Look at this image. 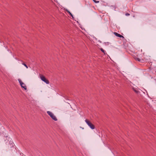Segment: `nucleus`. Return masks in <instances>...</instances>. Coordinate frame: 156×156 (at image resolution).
I'll list each match as a JSON object with an SVG mask.
<instances>
[{"label":"nucleus","instance_id":"nucleus-15","mask_svg":"<svg viewBox=\"0 0 156 156\" xmlns=\"http://www.w3.org/2000/svg\"><path fill=\"white\" fill-rule=\"evenodd\" d=\"M70 16H71L73 17V16L72 14H71V15H70Z\"/></svg>","mask_w":156,"mask_h":156},{"label":"nucleus","instance_id":"nucleus-10","mask_svg":"<svg viewBox=\"0 0 156 156\" xmlns=\"http://www.w3.org/2000/svg\"><path fill=\"white\" fill-rule=\"evenodd\" d=\"M93 1L95 3H98L99 2V1H97L95 0H93Z\"/></svg>","mask_w":156,"mask_h":156},{"label":"nucleus","instance_id":"nucleus-2","mask_svg":"<svg viewBox=\"0 0 156 156\" xmlns=\"http://www.w3.org/2000/svg\"><path fill=\"white\" fill-rule=\"evenodd\" d=\"M86 123L92 129H94L95 128L94 126L87 119H86L85 121Z\"/></svg>","mask_w":156,"mask_h":156},{"label":"nucleus","instance_id":"nucleus-7","mask_svg":"<svg viewBox=\"0 0 156 156\" xmlns=\"http://www.w3.org/2000/svg\"><path fill=\"white\" fill-rule=\"evenodd\" d=\"M18 81L20 84H23V82L21 81V80L20 79H19Z\"/></svg>","mask_w":156,"mask_h":156},{"label":"nucleus","instance_id":"nucleus-14","mask_svg":"<svg viewBox=\"0 0 156 156\" xmlns=\"http://www.w3.org/2000/svg\"><path fill=\"white\" fill-rule=\"evenodd\" d=\"M70 16H71L73 17V16L72 14H71V15H70Z\"/></svg>","mask_w":156,"mask_h":156},{"label":"nucleus","instance_id":"nucleus-16","mask_svg":"<svg viewBox=\"0 0 156 156\" xmlns=\"http://www.w3.org/2000/svg\"><path fill=\"white\" fill-rule=\"evenodd\" d=\"M13 144V142H12L11 143V144ZM12 146H13V144H12Z\"/></svg>","mask_w":156,"mask_h":156},{"label":"nucleus","instance_id":"nucleus-1","mask_svg":"<svg viewBox=\"0 0 156 156\" xmlns=\"http://www.w3.org/2000/svg\"><path fill=\"white\" fill-rule=\"evenodd\" d=\"M47 113L53 120L55 121H57V119L55 116L52 113V112L50 111H47Z\"/></svg>","mask_w":156,"mask_h":156},{"label":"nucleus","instance_id":"nucleus-13","mask_svg":"<svg viewBox=\"0 0 156 156\" xmlns=\"http://www.w3.org/2000/svg\"><path fill=\"white\" fill-rule=\"evenodd\" d=\"M136 60H137L138 61H140V59L138 58H136Z\"/></svg>","mask_w":156,"mask_h":156},{"label":"nucleus","instance_id":"nucleus-11","mask_svg":"<svg viewBox=\"0 0 156 156\" xmlns=\"http://www.w3.org/2000/svg\"><path fill=\"white\" fill-rule=\"evenodd\" d=\"M66 11L68 13H69L70 15H71L72 13L69 11H68V10H67Z\"/></svg>","mask_w":156,"mask_h":156},{"label":"nucleus","instance_id":"nucleus-3","mask_svg":"<svg viewBox=\"0 0 156 156\" xmlns=\"http://www.w3.org/2000/svg\"><path fill=\"white\" fill-rule=\"evenodd\" d=\"M40 78L42 81L45 82L46 84H48L49 83V81L48 80H47L45 77L41 75L40 76Z\"/></svg>","mask_w":156,"mask_h":156},{"label":"nucleus","instance_id":"nucleus-12","mask_svg":"<svg viewBox=\"0 0 156 156\" xmlns=\"http://www.w3.org/2000/svg\"><path fill=\"white\" fill-rule=\"evenodd\" d=\"M130 15L128 13H126V16H129Z\"/></svg>","mask_w":156,"mask_h":156},{"label":"nucleus","instance_id":"nucleus-5","mask_svg":"<svg viewBox=\"0 0 156 156\" xmlns=\"http://www.w3.org/2000/svg\"><path fill=\"white\" fill-rule=\"evenodd\" d=\"M23 84H20L21 86V87L23 88L25 90H26L27 89V87L26 86H25L24 83H23Z\"/></svg>","mask_w":156,"mask_h":156},{"label":"nucleus","instance_id":"nucleus-8","mask_svg":"<svg viewBox=\"0 0 156 156\" xmlns=\"http://www.w3.org/2000/svg\"><path fill=\"white\" fill-rule=\"evenodd\" d=\"M101 50L105 54V51L102 48H101Z\"/></svg>","mask_w":156,"mask_h":156},{"label":"nucleus","instance_id":"nucleus-4","mask_svg":"<svg viewBox=\"0 0 156 156\" xmlns=\"http://www.w3.org/2000/svg\"><path fill=\"white\" fill-rule=\"evenodd\" d=\"M114 34L116 36H117L119 37H122L123 38H124L123 36L121 35L120 34H118L116 32H114Z\"/></svg>","mask_w":156,"mask_h":156},{"label":"nucleus","instance_id":"nucleus-6","mask_svg":"<svg viewBox=\"0 0 156 156\" xmlns=\"http://www.w3.org/2000/svg\"><path fill=\"white\" fill-rule=\"evenodd\" d=\"M133 90L136 93H138L139 92V91H138V90L137 89H135L134 88H133Z\"/></svg>","mask_w":156,"mask_h":156},{"label":"nucleus","instance_id":"nucleus-9","mask_svg":"<svg viewBox=\"0 0 156 156\" xmlns=\"http://www.w3.org/2000/svg\"><path fill=\"white\" fill-rule=\"evenodd\" d=\"M22 64L23 65L25 66L27 68H28V66L25 64L23 63Z\"/></svg>","mask_w":156,"mask_h":156}]
</instances>
